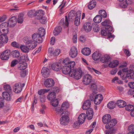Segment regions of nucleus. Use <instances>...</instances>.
<instances>
[{
    "label": "nucleus",
    "mask_w": 134,
    "mask_h": 134,
    "mask_svg": "<svg viewBox=\"0 0 134 134\" xmlns=\"http://www.w3.org/2000/svg\"><path fill=\"white\" fill-rule=\"evenodd\" d=\"M72 72L71 76L74 77L75 79L78 80L80 79L85 71L82 70L81 68H72Z\"/></svg>",
    "instance_id": "nucleus-1"
},
{
    "label": "nucleus",
    "mask_w": 134,
    "mask_h": 134,
    "mask_svg": "<svg viewBox=\"0 0 134 134\" xmlns=\"http://www.w3.org/2000/svg\"><path fill=\"white\" fill-rule=\"evenodd\" d=\"M24 42L30 50L33 49L37 46V43L33 40L27 38L25 37L24 39Z\"/></svg>",
    "instance_id": "nucleus-2"
},
{
    "label": "nucleus",
    "mask_w": 134,
    "mask_h": 134,
    "mask_svg": "<svg viewBox=\"0 0 134 134\" xmlns=\"http://www.w3.org/2000/svg\"><path fill=\"white\" fill-rule=\"evenodd\" d=\"M9 25L7 23L4 22L0 25V32L2 34H6L9 31Z\"/></svg>",
    "instance_id": "nucleus-3"
},
{
    "label": "nucleus",
    "mask_w": 134,
    "mask_h": 134,
    "mask_svg": "<svg viewBox=\"0 0 134 134\" xmlns=\"http://www.w3.org/2000/svg\"><path fill=\"white\" fill-rule=\"evenodd\" d=\"M92 80V76L89 74H86L84 75L82 82L83 83L86 85H89L91 82Z\"/></svg>",
    "instance_id": "nucleus-4"
},
{
    "label": "nucleus",
    "mask_w": 134,
    "mask_h": 134,
    "mask_svg": "<svg viewBox=\"0 0 134 134\" xmlns=\"http://www.w3.org/2000/svg\"><path fill=\"white\" fill-rule=\"evenodd\" d=\"M33 40L35 42L38 43H41L43 41L42 37L37 33H34L32 36Z\"/></svg>",
    "instance_id": "nucleus-5"
},
{
    "label": "nucleus",
    "mask_w": 134,
    "mask_h": 134,
    "mask_svg": "<svg viewBox=\"0 0 134 134\" xmlns=\"http://www.w3.org/2000/svg\"><path fill=\"white\" fill-rule=\"evenodd\" d=\"M10 54V51L8 49L6 50L3 52L1 55L2 60H7L9 58Z\"/></svg>",
    "instance_id": "nucleus-6"
},
{
    "label": "nucleus",
    "mask_w": 134,
    "mask_h": 134,
    "mask_svg": "<svg viewBox=\"0 0 134 134\" xmlns=\"http://www.w3.org/2000/svg\"><path fill=\"white\" fill-rule=\"evenodd\" d=\"M54 81L52 79H48L44 82V85L47 88L53 86L54 85Z\"/></svg>",
    "instance_id": "nucleus-7"
},
{
    "label": "nucleus",
    "mask_w": 134,
    "mask_h": 134,
    "mask_svg": "<svg viewBox=\"0 0 134 134\" xmlns=\"http://www.w3.org/2000/svg\"><path fill=\"white\" fill-rule=\"evenodd\" d=\"M13 89L14 92L16 93H20L22 89L21 83H15Z\"/></svg>",
    "instance_id": "nucleus-8"
},
{
    "label": "nucleus",
    "mask_w": 134,
    "mask_h": 134,
    "mask_svg": "<svg viewBox=\"0 0 134 134\" xmlns=\"http://www.w3.org/2000/svg\"><path fill=\"white\" fill-rule=\"evenodd\" d=\"M103 99V96L102 94H98L95 96L94 100V102L96 104H99L101 102Z\"/></svg>",
    "instance_id": "nucleus-9"
},
{
    "label": "nucleus",
    "mask_w": 134,
    "mask_h": 134,
    "mask_svg": "<svg viewBox=\"0 0 134 134\" xmlns=\"http://www.w3.org/2000/svg\"><path fill=\"white\" fill-rule=\"evenodd\" d=\"M70 56L72 58L75 57L77 54V51L76 47H72L70 51Z\"/></svg>",
    "instance_id": "nucleus-10"
},
{
    "label": "nucleus",
    "mask_w": 134,
    "mask_h": 134,
    "mask_svg": "<svg viewBox=\"0 0 134 134\" xmlns=\"http://www.w3.org/2000/svg\"><path fill=\"white\" fill-rule=\"evenodd\" d=\"M16 18L15 16H14L9 19L7 23L8 24L9 26L10 27H13L16 24Z\"/></svg>",
    "instance_id": "nucleus-11"
},
{
    "label": "nucleus",
    "mask_w": 134,
    "mask_h": 134,
    "mask_svg": "<svg viewBox=\"0 0 134 134\" xmlns=\"http://www.w3.org/2000/svg\"><path fill=\"white\" fill-rule=\"evenodd\" d=\"M105 30L108 32V38L110 40L111 38H114V35H112L111 33L109 32H111L112 31L113 28L110 25H108L107 26V27H105Z\"/></svg>",
    "instance_id": "nucleus-12"
},
{
    "label": "nucleus",
    "mask_w": 134,
    "mask_h": 134,
    "mask_svg": "<svg viewBox=\"0 0 134 134\" xmlns=\"http://www.w3.org/2000/svg\"><path fill=\"white\" fill-rule=\"evenodd\" d=\"M91 105V102L90 100H87L84 102L82 105V108L83 110H87L90 108Z\"/></svg>",
    "instance_id": "nucleus-13"
},
{
    "label": "nucleus",
    "mask_w": 134,
    "mask_h": 134,
    "mask_svg": "<svg viewBox=\"0 0 134 134\" xmlns=\"http://www.w3.org/2000/svg\"><path fill=\"white\" fill-rule=\"evenodd\" d=\"M111 119V116L109 114H106L104 115L102 118V122L105 124L108 123Z\"/></svg>",
    "instance_id": "nucleus-14"
},
{
    "label": "nucleus",
    "mask_w": 134,
    "mask_h": 134,
    "mask_svg": "<svg viewBox=\"0 0 134 134\" xmlns=\"http://www.w3.org/2000/svg\"><path fill=\"white\" fill-rule=\"evenodd\" d=\"M8 38L6 34H3L0 35V40L3 43H6L8 41Z\"/></svg>",
    "instance_id": "nucleus-15"
},
{
    "label": "nucleus",
    "mask_w": 134,
    "mask_h": 134,
    "mask_svg": "<svg viewBox=\"0 0 134 134\" xmlns=\"http://www.w3.org/2000/svg\"><path fill=\"white\" fill-rule=\"evenodd\" d=\"M60 124L62 125H65L68 124L69 121V118L62 116L60 119Z\"/></svg>",
    "instance_id": "nucleus-16"
},
{
    "label": "nucleus",
    "mask_w": 134,
    "mask_h": 134,
    "mask_svg": "<svg viewBox=\"0 0 134 134\" xmlns=\"http://www.w3.org/2000/svg\"><path fill=\"white\" fill-rule=\"evenodd\" d=\"M72 68H62V71L63 73L65 74H69L71 75L72 71Z\"/></svg>",
    "instance_id": "nucleus-17"
},
{
    "label": "nucleus",
    "mask_w": 134,
    "mask_h": 134,
    "mask_svg": "<svg viewBox=\"0 0 134 134\" xmlns=\"http://www.w3.org/2000/svg\"><path fill=\"white\" fill-rule=\"evenodd\" d=\"M101 56V54L99 51L95 52L92 55L93 59L95 60L99 59Z\"/></svg>",
    "instance_id": "nucleus-18"
},
{
    "label": "nucleus",
    "mask_w": 134,
    "mask_h": 134,
    "mask_svg": "<svg viewBox=\"0 0 134 134\" xmlns=\"http://www.w3.org/2000/svg\"><path fill=\"white\" fill-rule=\"evenodd\" d=\"M48 52L54 56H57L60 53L61 51L59 49H56L53 52L52 48H49L48 49Z\"/></svg>",
    "instance_id": "nucleus-19"
},
{
    "label": "nucleus",
    "mask_w": 134,
    "mask_h": 134,
    "mask_svg": "<svg viewBox=\"0 0 134 134\" xmlns=\"http://www.w3.org/2000/svg\"><path fill=\"white\" fill-rule=\"evenodd\" d=\"M116 104L120 108L124 107L127 105L126 102L122 100H117Z\"/></svg>",
    "instance_id": "nucleus-20"
},
{
    "label": "nucleus",
    "mask_w": 134,
    "mask_h": 134,
    "mask_svg": "<svg viewBox=\"0 0 134 134\" xmlns=\"http://www.w3.org/2000/svg\"><path fill=\"white\" fill-rule=\"evenodd\" d=\"M86 115L85 113H82L80 114L78 118V121L81 124L83 123L85 120Z\"/></svg>",
    "instance_id": "nucleus-21"
},
{
    "label": "nucleus",
    "mask_w": 134,
    "mask_h": 134,
    "mask_svg": "<svg viewBox=\"0 0 134 134\" xmlns=\"http://www.w3.org/2000/svg\"><path fill=\"white\" fill-rule=\"evenodd\" d=\"M76 14L75 12L73 10L70 11L68 14V19L69 21H72L75 18V16Z\"/></svg>",
    "instance_id": "nucleus-22"
},
{
    "label": "nucleus",
    "mask_w": 134,
    "mask_h": 134,
    "mask_svg": "<svg viewBox=\"0 0 134 134\" xmlns=\"http://www.w3.org/2000/svg\"><path fill=\"white\" fill-rule=\"evenodd\" d=\"M84 30L86 32H89L92 29V26L91 24L89 23H85L83 26Z\"/></svg>",
    "instance_id": "nucleus-23"
},
{
    "label": "nucleus",
    "mask_w": 134,
    "mask_h": 134,
    "mask_svg": "<svg viewBox=\"0 0 134 134\" xmlns=\"http://www.w3.org/2000/svg\"><path fill=\"white\" fill-rule=\"evenodd\" d=\"M81 14L79 12H77L76 15V17L75 18L74 21L75 24L76 26H78L80 23V19Z\"/></svg>",
    "instance_id": "nucleus-24"
},
{
    "label": "nucleus",
    "mask_w": 134,
    "mask_h": 134,
    "mask_svg": "<svg viewBox=\"0 0 134 134\" xmlns=\"http://www.w3.org/2000/svg\"><path fill=\"white\" fill-rule=\"evenodd\" d=\"M81 52L83 55L87 56L90 54L91 51L89 48L86 47L83 48Z\"/></svg>",
    "instance_id": "nucleus-25"
},
{
    "label": "nucleus",
    "mask_w": 134,
    "mask_h": 134,
    "mask_svg": "<svg viewBox=\"0 0 134 134\" xmlns=\"http://www.w3.org/2000/svg\"><path fill=\"white\" fill-rule=\"evenodd\" d=\"M110 59V57L109 55L107 54L105 55L102 57L100 61L104 63L108 62Z\"/></svg>",
    "instance_id": "nucleus-26"
},
{
    "label": "nucleus",
    "mask_w": 134,
    "mask_h": 134,
    "mask_svg": "<svg viewBox=\"0 0 134 134\" xmlns=\"http://www.w3.org/2000/svg\"><path fill=\"white\" fill-rule=\"evenodd\" d=\"M2 95L4 99L8 101L10 100V97L9 92H4L2 93Z\"/></svg>",
    "instance_id": "nucleus-27"
},
{
    "label": "nucleus",
    "mask_w": 134,
    "mask_h": 134,
    "mask_svg": "<svg viewBox=\"0 0 134 134\" xmlns=\"http://www.w3.org/2000/svg\"><path fill=\"white\" fill-rule=\"evenodd\" d=\"M127 76L129 79H134V71L131 69H129L127 72Z\"/></svg>",
    "instance_id": "nucleus-28"
},
{
    "label": "nucleus",
    "mask_w": 134,
    "mask_h": 134,
    "mask_svg": "<svg viewBox=\"0 0 134 134\" xmlns=\"http://www.w3.org/2000/svg\"><path fill=\"white\" fill-rule=\"evenodd\" d=\"M20 49L23 52L25 53L28 52L30 49L27 46L24 45H22L20 46Z\"/></svg>",
    "instance_id": "nucleus-29"
},
{
    "label": "nucleus",
    "mask_w": 134,
    "mask_h": 134,
    "mask_svg": "<svg viewBox=\"0 0 134 134\" xmlns=\"http://www.w3.org/2000/svg\"><path fill=\"white\" fill-rule=\"evenodd\" d=\"M119 63L117 60H114L111 62L109 64V67H116L119 64Z\"/></svg>",
    "instance_id": "nucleus-30"
},
{
    "label": "nucleus",
    "mask_w": 134,
    "mask_h": 134,
    "mask_svg": "<svg viewBox=\"0 0 134 134\" xmlns=\"http://www.w3.org/2000/svg\"><path fill=\"white\" fill-rule=\"evenodd\" d=\"M26 68H19V70L21 71L20 72L21 76V77H25L27 73V70L26 69Z\"/></svg>",
    "instance_id": "nucleus-31"
},
{
    "label": "nucleus",
    "mask_w": 134,
    "mask_h": 134,
    "mask_svg": "<svg viewBox=\"0 0 134 134\" xmlns=\"http://www.w3.org/2000/svg\"><path fill=\"white\" fill-rule=\"evenodd\" d=\"M96 4V2L95 1H92L89 3L88 5V8L90 9H92L95 7Z\"/></svg>",
    "instance_id": "nucleus-32"
},
{
    "label": "nucleus",
    "mask_w": 134,
    "mask_h": 134,
    "mask_svg": "<svg viewBox=\"0 0 134 134\" xmlns=\"http://www.w3.org/2000/svg\"><path fill=\"white\" fill-rule=\"evenodd\" d=\"M90 88L93 91H94L96 90L97 88V87L96 83L94 81H93L91 82V84L89 86Z\"/></svg>",
    "instance_id": "nucleus-33"
},
{
    "label": "nucleus",
    "mask_w": 134,
    "mask_h": 134,
    "mask_svg": "<svg viewBox=\"0 0 134 134\" xmlns=\"http://www.w3.org/2000/svg\"><path fill=\"white\" fill-rule=\"evenodd\" d=\"M50 72L49 69L48 68H42L41 70L42 74H44L46 75H49Z\"/></svg>",
    "instance_id": "nucleus-34"
},
{
    "label": "nucleus",
    "mask_w": 134,
    "mask_h": 134,
    "mask_svg": "<svg viewBox=\"0 0 134 134\" xmlns=\"http://www.w3.org/2000/svg\"><path fill=\"white\" fill-rule=\"evenodd\" d=\"M50 90L46 89H41L38 91V93L39 96H44V94L48 92Z\"/></svg>",
    "instance_id": "nucleus-35"
},
{
    "label": "nucleus",
    "mask_w": 134,
    "mask_h": 134,
    "mask_svg": "<svg viewBox=\"0 0 134 134\" xmlns=\"http://www.w3.org/2000/svg\"><path fill=\"white\" fill-rule=\"evenodd\" d=\"M10 54L15 58L18 57L20 55L19 52L17 50L13 51L11 52H10Z\"/></svg>",
    "instance_id": "nucleus-36"
},
{
    "label": "nucleus",
    "mask_w": 134,
    "mask_h": 134,
    "mask_svg": "<svg viewBox=\"0 0 134 134\" xmlns=\"http://www.w3.org/2000/svg\"><path fill=\"white\" fill-rule=\"evenodd\" d=\"M56 98V95L54 93H50L47 96V98L49 100H52Z\"/></svg>",
    "instance_id": "nucleus-37"
},
{
    "label": "nucleus",
    "mask_w": 134,
    "mask_h": 134,
    "mask_svg": "<svg viewBox=\"0 0 134 134\" xmlns=\"http://www.w3.org/2000/svg\"><path fill=\"white\" fill-rule=\"evenodd\" d=\"M45 30L43 28H40L38 29V33H37L42 37L45 34Z\"/></svg>",
    "instance_id": "nucleus-38"
},
{
    "label": "nucleus",
    "mask_w": 134,
    "mask_h": 134,
    "mask_svg": "<svg viewBox=\"0 0 134 134\" xmlns=\"http://www.w3.org/2000/svg\"><path fill=\"white\" fill-rule=\"evenodd\" d=\"M102 20L101 16L99 15H97L93 19V20L95 23H100Z\"/></svg>",
    "instance_id": "nucleus-39"
},
{
    "label": "nucleus",
    "mask_w": 134,
    "mask_h": 134,
    "mask_svg": "<svg viewBox=\"0 0 134 134\" xmlns=\"http://www.w3.org/2000/svg\"><path fill=\"white\" fill-rule=\"evenodd\" d=\"M62 30V28L60 26L57 27L53 31V34L55 35H57Z\"/></svg>",
    "instance_id": "nucleus-40"
},
{
    "label": "nucleus",
    "mask_w": 134,
    "mask_h": 134,
    "mask_svg": "<svg viewBox=\"0 0 134 134\" xmlns=\"http://www.w3.org/2000/svg\"><path fill=\"white\" fill-rule=\"evenodd\" d=\"M107 106L109 109H113L115 107V103L114 101H111L108 103Z\"/></svg>",
    "instance_id": "nucleus-41"
},
{
    "label": "nucleus",
    "mask_w": 134,
    "mask_h": 134,
    "mask_svg": "<svg viewBox=\"0 0 134 134\" xmlns=\"http://www.w3.org/2000/svg\"><path fill=\"white\" fill-rule=\"evenodd\" d=\"M99 14L102 17L104 18H105L107 16V14L104 10H100L99 12Z\"/></svg>",
    "instance_id": "nucleus-42"
},
{
    "label": "nucleus",
    "mask_w": 134,
    "mask_h": 134,
    "mask_svg": "<svg viewBox=\"0 0 134 134\" xmlns=\"http://www.w3.org/2000/svg\"><path fill=\"white\" fill-rule=\"evenodd\" d=\"M108 123L110 126V127L112 128L117 124V121L115 119H113L112 120L111 119Z\"/></svg>",
    "instance_id": "nucleus-43"
},
{
    "label": "nucleus",
    "mask_w": 134,
    "mask_h": 134,
    "mask_svg": "<svg viewBox=\"0 0 134 134\" xmlns=\"http://www.w3.org/2000/svg\"><path fill=\"white\" fill-rule=\"evenodd\" d=\"M36 12V11H35V10H29L28 13V16L30 17H32L37 15V14L36 13H35Z\"/></svg>",
    "instance_id": "nucleus-44"
},
{
    "label": "nucleus",
    "mask_w": 134,
    "mask_h": 134,
    "mask_svg": "<svg viewBox=\"0 0 134 134\" xmlns=\"http://www.w3.org/2000/svg\"><path fill=\"white\" fill-rule=\"evenodd\" d=\"M24 15L20 14L18 16V23H22L23 21Z\"/></svg>",
    "instance_id": "nucleus-45"
},
{
    "label": "nucleus",
    "mask_w": 134,
    "mask_h": 134,
    "mask_svg": "<svg viewBox=\"0 0 134 134\" xmlns=\"http://www.w3.org/2000/svg\"><path fill=\"white\" fill-rule=\"evenodd\" d=\"M51 103L53 106L56 107L58 104L59 101L57 99H55L51 100Z\"/></svg>",
    "instance_id": "nucleus-46"
},
{
    "label": "nucleus",
    "mask_w": 134,
    "mask_h": 134,
    "mask_svg": "<svg viewBox=\"0 0 134 134\" xmlns=\"http://www.w3.org/2000/svg\"><path fill=\"white\" fill-rule=\"evenodd\" d=\"M3 88L6 91L5 92H10L11 91L12 89L10 86L9 85H6L4 86Z\"/></svg>",
    "instance_id": "nucleus-47"
},
{
    "label": "nucleus",
    "mask_w": 134,
    "mask_h": 134,
    "mask_svg": "<svg viewBox=\"0 0 134 134\" xmlns=\"http://www.w3.org/2000/svg\"><path fill=\"white\" fill-rule=\"evenodd\" d=\"M128 130L130 132L128 133H132L134 134V125H131L128 127Z\"/></svg>",
    "instance_id": "nucleus-48"
},
{
    "label": "nucleus",
    "mask_w": 134,
    "mask_h": 134,
    "mask_svg": "<svg viewBox=\"0 0 134 134\" xmlns=\"http://www.w3.org/2000/svg\"><path fill=\"white\" fill-rule=\"evenodd\" d=\"M126 109L128 111H130L134 110V106L132 105H127L125 107Z\"/></svg>",
    "instance_id": "nucleus-49"
},
{
    "label": "nucleus",
    "mask_w": 134,
    "mask_h": 134,
    "mask_svg": "<svg viewBox=\"0 0 134 134\" xmlns=\"http://www.w3.org/2000/svg\"><path fill=\"white\" fill-rule=\"evenodd\" d=\"M69 106L67 102H64L63 103L61 107V109L64 110H66Z\"/></svg>",
    "instance_id": "nucleus-50"
},
{
    "label": "nucleus",
    "mask_w": 134,
    "mask_h": 134,
    "mask_svg": "<svg viewBox=\"0 0 134 134\" xmlns=\"http://www.w3.org/2000/svg\"><path fill=\"white\" fill-rule=\"evenodd\" d=\"M49 65L50 66L49 67H50V66H51V67H56V66L59 67L61 66V63L59 62L53 63L50 64Z\"/></svg>",
    "instance_id": "nucleus-51"
},
{
    "label": "nucleus",
    "mask_w": 134,
    "mask_h": 134,
    "mask_svg": "<svg viewBox=\"0 0 134 134\" xmlns=\"http://www.w3.org/2000/svg\"><path fill=\"white\" fill-rule=\"evenodd\" d=\"M11 45L15 47L18 48L20 47V45L19 43L15 41H13L12 42Z\"/></svg>",
    "instance_id": "nucleus-52"
},
{
    "label": "nucleus",
    "mask_w": 134,
    "mask_h": 134,
    "mask_svg": "<svg viewBox=\"0 0 134 134\" xmlns=\"http://www.w3.org/2000/svg\"><path fill=\"white\" fill-rule=\"evenodd\" d=\"M116 132V129L114 128L110 129L107 131L106 134H115Z\"/></svg>",
    "instance_id": "nucleus-53"
},
{
    "label": "nucleus",
    "mask_w": 134,
    "mask_h": 134,
    "mask_svg": "<svg viewBox=\"0 0 134 134\" xmlns=\"http://www.w3.org/2000/svg\"><path fill=\"white\" fill-rule=\"evenodd\" d=\"M29 59L28 57V56L27 54L26 55H23L20 56V60H23L25 61H28Z\"/></svg>",
    "instance_id": "nucleus-54"
},
{
    "label": "nucleus",
    "mask_w": 134,
    "mask_h": 134,
    "mask_svg": "<svg viewBox=\"0 0 134 134\" xmlns=\"http://www.w3.org/2000/svg\"><path fill=\"white\" fill-rule=\"evenodd\" d=\"M69 113L68 111L65 110L61 114V115H62L63 117H64L69 118L68 115H69Z\"/></svg>",
    "instance_id": "nucleus-55"
},
{
    "label": "nucleus",
    "mask_w": 134,
    "mask_h": 134,
    "mask_svg": "<svg viewBox=\"0 0 134 134\" xmlns=\"http://www.w3.org/2000/svg\"><path fill=\"white\" fill-rule=\"evenodd\" d=\"M37 97L39 98L40 101L41 102L43 103L46 100V99L45 96H38V95L37 96Z\"/></svg>",
    "instance_id": "nucleus-56"
},
{
    "label": "nucleus",
    "mask_w": 134,
    "mask_h": 134,
    "mask_svg": "<svg viewBox=\"0 0 134 134\" xmlns=\"http://www.w3.org/2000/svg\"><path fill=\"white\" fill-rule=\"evenodd\" d=\"M52 93H54L56 95V93H58L59 91V90L57 87H55L53 89H52Z\"/></svg>",
    "instance_id": "nucleus-57"
},
{
    "label": "nucleus",
    "mask_w": 134,
    "mask_h": 134,
    "mask_svg": "<svg viewBox=\"0 0 134 134\" xmlns=\"http://www.w3.org/2000/svg\"><path fill=\"white\" fill-rule=\"evenodd\" d=\"M55 111L57 114H60L63 111H64L63 110L61 109V108L56 107L55 108Z\"/></svg>",
    "instance_id": "nucleus-58"
},
{
    "label": "nucleus",
    "mask_w": 134,
    "mask_h": 134,
    "mask_svg": "<svg viewBox=\"0 0 134 134\" xmlns=\"http://www.w3.org/2000/svg\"><path fill=\"white\" fill-rule=\"evenodd\" d=\"M18 63V61L16 59H14L12 61L11 63V66L12 67H14Z\"/></svg>",
    "instance_id": "nucleus-59"
},
{
    "label": "nucleus",
    "mask_w": 134,
    "mask_h": 134,
    "mask_svg": "<svg viewBox=\"0 0 134 134\" xmlns=\"http://www.w3.org/2000/svg\"><path fill=\"white\" fill-rule=\"evenodd\" d=\"M47 18L45 17H42L40 19V21L41 24H45L47 22Z\"/></svg>",
    "instance_id": "nucleus-60"
},
{
    "label": "nucleus",
    "mask_w": 134,
    "mask_h": 134,
    "mask_svg": "<svg viewBox=\"0 0 134 134\" xmlns=\"http://www.w3.org/2000/svg\"><path fill=\"white\" fill-rule=\"evenodd\" d=\"M87 111H86V114H93V109L91 108H90L88 109L87 110H86Z\"/></svg>",
    "instance_id": "nucleus-61"
},
{
    "label": "nucleus",
    "mask_w": 134,
    "mask_h": 134,
    "mask_svg": "<svg viewBox=\"0 0 134 134\" xmlns=\"http://www.w3.org/2000/svg\"><path fill=\"white\" fill-rule=\"evenodd\" d=\"M109 20H106L104 22L102 23L101 24L102 25L104 26L107 27V25H109Z\"/></svg>",
    "instance_id": "nucleus-62"
},
{
    "label": "nucleus",
    "mask_w": 134,
    "mask_h": 134,
    "mask_svg": "<svg viewBox=\"0 0 134 134\" xmlns=\"http://www.w3.org/2000/svg\"><path fill=\"white\" fill-rule=\"evenodd\" d=\"M81 124L78 121H77L74 122L73 125V126L74 127L77 128L79 126L80 124Z\"/></svg>",
    "instance_id": "nucleus-63"
},
{
    "label": "nucleus",
    "mask_w": 134,
    "mask_h": 134,
    "mask_svg": "<svg viewBox=\"0 0 134 134\" xmlns=\"http://www.w3.org/2000/svg\"><path fill=\"white\" fill-rule=\"evenodd\" d=\"M7 18V17L6 15L0 16V22H2L5 21Z\"/></svg>",
    "instance_id": "nucleus-64"
}]
</instances>
